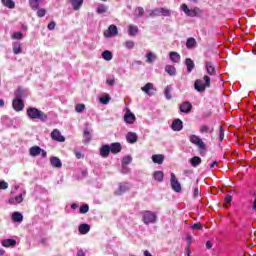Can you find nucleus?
I'll list each match as a JSON object with an SVG mask.
<instances>
[{
  "mask_svg": "<svg viewBox=\"0 0 256 256\" xmlns=\"http://www.w3.org/2000/svg\"><path fill=\"white\" fill-rule=\"evenodd\" d=\"M194 45H197V41L195 40V38H188L186 41L187 49H192Z\"/></svg>",
  "mask_w": 256,
  "mask_h": 256,
  "instance_id": "obj_39",
  "label": "nucleus"
},
{
  "mask_svg": "<svg viewBox=\"0 0 256 256\" xmlns=\"http://www.w3.org/2000/svg\"><path fill=\"white\" fill-rule=\"evenodd\" d=\"M171 127L173 131H181V129H183V121H181V119H176L172 122Z\"/></svg>",
  "mask_w": 256,
  "mask_h": 256,
  "instance_id": "obj_18",
  "label": "nucleus"
},
{
  "mask_svg": "<svg viewBox=\"0 0 256 256\" xmlns=\"http://www.w3.org/2000/svg\"><path fill=\"white\" fill-rule=\"evenodd\" d=\"M46 14H47V10H45V8H40L37 11V16L38 17H45Z\"/></svg>",
  "mask_w": 256,
  "mask_h": 256,
  "instance_id": "obj_52",
  "label": "nucleus"
},
{
  "mask_svg": "<svg viewBox=\"0 0 256 256\" xmlns=\"http://www.w3.org/2000/svg\"><path fill=\"white\" fill-rule=\"evenodd\" d=\"M121 149H122L121 143L119 142H115L110 145L111 153H114V154L121 153Z\"/></svg>",
  "mask_w": 256,
  "mask_h": 256,
  "instance_id": "obj_24",
  "label": "nucleus"
},
{
  "mask_svg": "<svg viewBox=\"0 0 256 256\" xmlns=\"http://www.w3.org/2000/svg\"><path fill=\"white\" fill-rule=\"evenodd\" d=\"M124 121L128 125H133L135 123V114L128 110L124 115Z\"/></svg>",
  "mask_w": 256,
  "mask_h": 256,
  "instance_id": "obj_13",
  "label": "nucleus"
},
{
  "mask_svg": "<svg viewBox=\"0 0 256 256\" xmlns=\"http://www.w3.org/2000/svg\"><path fill=\"white\" fill-rule=\"evenodd\" d=\"M12 220L14 221V223H21V221H23V214H21L20 212H14L12 214Z\"/></svg>",
  "mask_w": 256,
  "mask_h": 256,
  "instance_id": "obj_32",
  "label": "nucleus"
},
{
  "mask_svg": "<svg viewBox=\"0 0 256 256\" xmlns=\"http://www.w3.org/2000/svg\"><path fill=\"white\" fill-rule=\"evenodd\" d=\"M109 153H111V147L109 145H103L100 148V155L104 159H106V157H109Z\"/></svg>",
  "mask_w": 256,
  "mask_h": 256,
  "instance_id": "obj_15",
  "label": "nucleus"
},
{
  "mask_svg": "<svg viewBox=\"0 0 256 256\" xmlns=\"http://www.w3.org/2000/svg\"><path fill=\"white\" fill-rule=\"evenodd\" d=\"M170 183L173 191L176 193H181V183L177 180V176L174 173H171Z\"/></svg>",
  "mask_w": 256,
  "mask_h": 256,
  "instance_id": "obj_8",
  "label": "nucleus"
},
{
  "mask_svg": "<svg viewBox=\"0 0 256 256\" xmlns=\"http://www.w3.org/2000/svg\"><path fill=\"white\" fill-rule=\"evenodd\" d=\"M107 11H109V6L105 4H98L96 8V13H98V15H103V13H107Z\"/></svg>",
  "mask_w": 256,
  "mask_h": 256,
  "instance_id": "obj_28",
  "label": "nucleus"
},
{
  "mask_svg": "<svg viewBox=\"0 0 256 256\" xmlns=\"http://www.w3.org/2000/svg\"><path fill=\"white\" fill-rule=\"evenodd\" d=\"M153 177L155 181H158L159 183H161V181H163V177H165V174L163 173V171H155L153 173Z\"/></svg>",
  "mask_w": 256,
  "mask_h": 256,
  "instance_id": "obj_33",
  "label": "nucleus"
},
{
  "mask_svg": "<svg viewBox=\"0 0 256 256\" xmlns=\"http://www.w3.org/2000/svg\"><path fill=\"white\" fill-rule=\"evenodd\" d=\"M131 161H133V157H131L130 155L125 156L122 159V167L129 165V163H131Z\"/></svg>",
  "mask_w": 256,
  "mask_h": 256,
  "instance_id": "obj_42",
  "label": "nucleus"
},
{
  "mask_svg": "<svg viewBox=\"0 0 256 256\" xmlns=\"http://www.w3.org/2000/svg\"><path fill=\"white\" fill-rule=\"evenodd\" d=\"M224 201H225V203H231V201H233V197L228 195V196L225 197Z\"/></svg>",
  "mask_w": 256,
  "mask_h": 256,
  "instance_id": "obj_59",
  "label": "nucleus"
},
{
  "mask_svg": "<svg viewBox=\"0 0 256 256\" xmlns=\"http://www.w3.org/2000/svg\"><path fill=\"white\" fill-rule=\"evenodd\" d=\"M170 61H172V63H179V61H181V55L177 52H170Z\"/></svg>",
  "mask_w": 256,
  "mask_h": 256,
  "instance_id": "obj_31",
  "label": "nucleus"
},
{
  "mask_svg": "<svg viewBox=\"0 0 256 256\" xmlns=\"http://www.w3.org/2000/svg\"><path fill=\"white\" fill-rule=\"evenodd\" d=\"M142 221L144 225H151L153 223H157V214L152 211H144L142 212Z\"/></svg>",
  "mask_w": 256,
  "mask_h": 256,
  "instance_id": "obj_4",
  "label": "nucleus"
},
{
  "mask_svg": "<svg viewBox=\"0 0 256 256\" xmlns=\"http://www.w3.org/2000/svg\"><path fill=\"white\" fill-rule=\"evenodd\" d=\"M205 67L208 75H217V71L215 70V66L213 65V62H206Z\"/></svg>",
  "mask_w": 256,
  "mask_h": 256,
  "instance_id": "obj_23",
  "label": "nucleus"
},
{
  "mask_svg": "<svg viewBox=\"0 0 256 256\" xmlns=\"http://www.w3.org/2000/svg\"><path fill=\"white\" fill-rule=\"evenodd\" d=\"M9 187V184L5 181L0 182V189H7Z\"/></svg>",
  "mask_w": 256,
  "mask_h": 256,
  "instance_id": "obj_56",
  "label": "nucleus"
},
{
  "mask_svg": "<svg viewBox=\"0 0 256 256\" xmlns=\"http://www.w3.org/2000/svg\"><path fill=\"white\" fill-rule=\"evenodd\" d=\"M225 139V130H223V126H220L219 140L223 141Z\"/></svg>",
  "mask_w": 256,
  "mask_h": 256,
  "instance_id": "obj_53",
  "label": "nucleus"
},
{
  "mask_svg": "<svg viewBox=\"0 0 256 256\" xmlns=\"http://www.w3.org/2000/svg\"><path fill=\"white\" fill-rule=\"evenodd\" d=\"M8 202L10 205H19V203H23V194H19L14 198H10Z\"/></svg>",
  "mask_w": 256,
  "mask_h": 256,
  "instance_id": "obj_21",
  "label": "nucleus"
},
{
  "mask_svg": "<svg viewBox=\"0 0 256 256\" xmlns=\"http://www.w3.org/2000/svg\"><path fill=\"white\" fill-rule=\"evenodd\" d=\"M165 72L168 73L171 77H175L177 75V69L173 65H166Z\"/></svg>",
  "mask_w": 256,
  "mask_h": 256,
  "instance_id": "obj_27",
  "label": "nucleus"
},
{
  "mask_svg": "<svg viewBox=\"0 0 256 256\" xmlns=\"http://www.w3.org/2000/svg\"><path fill=\"white\" fill-rule=\"evenodd\" d=\"M214 129L207 125L200 126V133H213Z\"/></svg>",
  "mask_w": 256,
  "mask_h": 256,
  "instance_id": "obj_41",
  "label": "nucleus"
},
{
  "mask_svg": "<svg viewBox=\"0 0 256 256\" xmlns=\"http://www.w3.org/2000/svg\"><path fill=\"white\" fill-rule=\"evenodd\" d=\"M102 59H104V61H111V59H113V53L109 50H105L102 52Z\"/></svg>",
  "mask_w": 256,
  "mask_h": 256,
  "instance_id": "obj_36",
  "label": "nucleus"
},
{
  "mask_svg": "<svg viewBox=\"0 0 256 256\" xmlns=\"http://www.w3.org/2000/svg\"><path fill=\"white\" fill-rule=\"evenodd\" d=\"M77 256H86V254L83 250H78L77 251Z\"/></svg>",
  "mask_w": 256,
  "mask_h": 256,
  "instance_id": "obj_61",
  "label": "nucleus"
},
{
  "mask_svg": "<svg viewBox=\"0 0 256 256\" xmlns=\"http://www.w3.org/2000/svg\"><path fill=\"white\" fill-rule=\"evenodd\" d=\"M191 109H193V105H191L190 102L186 101L180 105L181 113H191Z\"/></svg>",
  "mask_w": 256,
  "mask_h": 256,
  "instance_id": "obj_14",
  "label": "nucleus"
},
{
  "mask_svg": "<svg viewBox=\"0 0 256 256\" xmlns=\"http://www.w3.org/2000/svg\"><path fill=\"white\" fill-rule=\"evenodd\" d=\"M137 33H139V27L130 24L128 26V35H130V37H135V35H137Z\"/></svg>",
  "mask_w": 256,
  "mask_h": 256,
  "instance_id": "obj_26",
  "label": "nucleus"
},
{
  "mask_svg": "<svg viewBox=\"0 0 256 256\" xmlns=\"http://www.w3.org/2000/svg\"><path fill=\"white\" fill-rule=\"evenodd\" d=\"M159 15H161V8H156L150 13V17H159Z\"/></svg>",
  "mask_w": 256,
  "mask_h": 256,
  "instance_id": "obj_47",
  "label": "nucleus"
},
{
  "mask_svg": "<svg viewBox=\"0 0 256 256\" xmlns=\"http://www.w3.org/2000/svg\"><path fill=\"white\" fill-rule=\"evenodd\" d=\"M12 106L14 111H23V109L25 108V104L23 103L22 99L19 98H14L13 102H12Z\"/></svg>",
  "mask_w": 256,
  "mask_h": 256,
  "instance_id": "obj_11",
  "label": "nucleus"
},
{
  "mask_svg": "<svg viewBox=\"0 0 256 256\" xmlns=\"http://www.w3.org/2000/svg\"><path fill=\"white\" fill-rule=\"evenodd\" d=\"M11 37H12V39L21 40V39H23V33L22 32H14Z\"/></svg>",
  "mask_w": 256,
  "mask_h": 256,
  "instance_id": "obj_49",
  "label": "nucleus"
},
{
  "mask_svg": "<svg viewBox=\"0 0 256 256\" xmlns=\"http://www.w3.org/2000/svg\"><path fill=\"white\" fill-rule=\"evenodd\" d=\"M211 86V78L209 76H204L203 80L198 79L194 83V89L199 93H203L207 87Z\"/></svg>",
  "mask_w": 256,
  "mask_h": 256,
  "instance_id": "obj_2",
  "label": "nucleus"
},
{
  "mask_svg": "<svg viewBox=\"0 0 256 256\" xmlns=\"http://www.w3.org/2000/svg\"><path fill=\"white\" fill-rule=\"evenodd\" d=\"M190 163L192 167H199V165H201V158L199 156H194L191 158Z\"/></svg>",
  "mask_w": 256,
  "mask_h": 256,
  "instance_id": "obj_37",
  "label": "nucleus"
},
{
  "mask_svg": "<svg viewBox=\"0 0 256 256\" xmlns=\"http://www.w3.org/2000/svg\"><path fill=\"white\" fill-rule=\"evenodd\" d=\"M192 229L201 231V229H203V226L201 225V223H196L192 225Z\"/></svg>",
  "mask_w": 256,
  "mask_h": 256,
  "instance_id": "obj_55",
  "label": "nucleus"
},
{
  "mask_svg": "<svg viewBox=\"0 0 256 256\" xmlns=\"http://www.w3.org/2000/svg\"><path fill=\"white\" fill-rule=\"evenodd\" d=\"M141 91H143V93L151 97L152 95H155L156 90L155 87L153 86V83L148 82L144 87H141Z\"/></svg>",
  "mask_w": 256,
  "mask_h": 256,
  "instance_id": "obj_10",
  "label": "nucleus"
},
{
  "mask_svg": "<svg viewBox=\"0 0 256 256\" xmlns=\"http://www.w3.org/2000/svg\"><path fill=\"white\" fill-rule=\"evenodd\" d=\"M29 5L33 11H37L39 9V0H29Z\"/></svg>",
  "mask_w": 256,
  "mask_h": 256,
  "instance_id": "obj_40",
  "label": "nucleus"
},
{
  "mask_svg": "<svg viewBox=\"0 0 256 256\" xmlns=\"http://www.w3.org/2000/svg\"><path fill=\"white\" fill-rule=\"evenodd\" d=\"M124 47H126V49H133V47H135V42L128 40L124 43Z\"/></svg>",
  "mask_w": 256,
  "mask_h": 256,
  "instance_id": "obj_50",
  "label": "nucleus"
},
{
  "mask_svg": "<svg viewBox=\"0 0 256 256\" xmlns=\"http://www.w3.org/2000/svg\"><path fill=\"white\" fill-rule=\"evenodd\" d=\"M106 83H107V85L113 86V85H115V79H107Z\"/></svg>",
  "mask_w": 256,
  "mask_h": 256,
  "instance_id": "obj_58",
  "label": "nucleus"
},
{
  "mask_svg": "<svg viewBox=\"0 0 256 256\" xmlns=\"http://www.w3.org/2000/svg\"><path fill=\"white\" fill-rule=\"evenodd\" d=\"M180 11H183L187 17H197V15H201L203 11L199 7H195L193 9H189L187 4L183 3L180 6Z\"/></svg>",
  "mask_w": 256,
  "mask_h": 256,
  "instance_id": "obj_3",
  "label": "nucleus"
},
{
  "mask_svg": "<svg viewBox=\"0 0 256 256\" xmlns=\"http://www.w3.org/2000/svg\"><path fill=\"white\" fill-rule=\"evenodd\" d=\"M70 3L74 11H79V9H81V6L83 5V0H70Z\"/></svg>",
  "mask_w": 256,
  "mask_h": 256,
  "instance_id": "obj_30",
  "label": "nucleus"
},
{
  "mask_svg": "<svg viewBox=\"0 0 256 256\" xmlns=\"http://www.w3.org/2000/svg\"><path fill=\"white\" fill-rule=\"evenodd\" d=\"M186 255L191 256V248L189 246L186 247Z\"/></svg>",
  "mask_w": 256,
  "mask_h": 256,
  "instance_id": "obj_62",
  "label": "nucleus"
},
{
  "mask_svg": "<svg viewBox=\"0 0 256 256\" xmlns=\"http://www.w3.org/2000/svg\"><path fill=\"white\" fill-rule=\"evenodd\" d=\"M190 143H193V145H196V147L202 149V151H205V142H203V139L199 138V136L192 134L189 137Z\"/></svg>",
  "mask_w": 256,
  "mask_h": 256,
  "instance_id": "obj_6",
  "label": "nucleus"
},
{
  "mask_svg": "<svg viewBox=\"0 0 256 256\" xmlns=\"http://www.w3.org/2000/svg\"><path fill=\"white\" fill-rule=\"evenodd\" d=\"M78 231L81 235H87L88 231H91V226L89 224H80Z\"/></svg>",
  "mask_w": 256,
  "mask_h": 256,
  "instance_id": "obj_25",
  "label": "nucleus"
},
{
  "mask_svg": "<svg viewBox=\"0 0 256 256\" xmlns=\"http://www.w3.org/2000/svg\"><path fill=\"white\" fill-rule=\"evenodd\" d=\"M1 3L8 9H15V2L13 0H1Z\"/></svg>",
  "mask_w": 256,
  "mask_h": 256,
  "instance_id": "obj_35",
  "label": "nucleus"
},
{
  "mask_svg": "<svg viewBox=\"0 0 256 256\" xmlns=\"http://www.w3.org/2000/svg\"><path fill=\"white\" fill-rule=\"evenodd\" d=\"M24 95H25V91H23L22 88H18L15 92V99H23Z\"/></svg>",
  "mask_w": 256,
  "mask_h": 256,
  "instance_id": "obj_43",
  "label": "nucleus"
},
{
  "mask_svg": "<svg viewBox=\"0 0 256 256\" xmlns=\"http://www.w3.org/2000/svg\"><path fill=\"white\" fill-rule=\"evenodd\" d=\"M153 163H157L158 165H163V161H165V156L163 154H155L152 155Z\"/></svg>",
  "mask_w": 256,
  "mask_h": 256,
  "instance_id": "obj_22",
  "label": "nucleus"
},
{
  "mask_svg": "<svg viewBox=\"0 0 256 256\" xmlns=\"http://www.w3.org/2000/svg\"><path fill=\"white\" fill-rule=\"evenodd\" d=\"M160 15H163V17H171V10L167 8H160Z\"/></svg>",
  "mask_w": 256,
  "mask_h": 256,
  "instance_id": "obj_46",
  "label": "nucleus"
},
{
  "mask_svg": "<svg viewBox=\"0 0 256 256\" xmlns=\"http://www.w3.org/2000/svg\"><path fill=\"white\" fill-rule=\"evenodd\" d=\"M146 62L148 63H153V61H155L157 59V55L153 54V52H148L146 54Z\"/></svg>",
  "mask_w": 256,
  "mask_h": 256,
  "instance_id": "obj_38",
  "label": "nucleus"
},
{
  "mask_svg": "<svg viewBox=\"0 0 256 256\" xmlns=\"http://www.w3.org/2000/svg\"><path fill=\"white\" fill-rule=\"evenodd\" d=\"M135 13L136 17H143V15H145V9H143V7H137Z\"/></svg>",
  "mask_w": 256,
  "mask_h": 256,
  "instance_id": "obj_44",
  "label": "nucleus"
},
{
  "mask_svg": "<svg viewBox=\"0 0 256 256\" xmlns=\"http://www.w3.org/2000/svg\"><path fill=\"white\" fill-rule=\"evenodd\" d=\"M51 139H53L54 141H59V143L65 142V137H63V135H61V131H59V129H54L52 131Z\"/></svg>",
  "mask_w": 256,
  "mask_h": 256,
  "instance_id": "obj_12",
  "label": "nucleus"
},
{
  "mask_svg": "<svg viewBox=\"0 0 256 256\" xmlns=\"http://www.w3.org/2000/svg\"><path fill=\"white\" fill-rule=\"evenodd\" d=\"M122 173L124 174L129 173V168L127 166H122Z\"/></svg>",
  "mask_w": 256,
  "mask_h": 256,
  "instance_id": "obj_60",
  "label": "nucleus"
},
{
  "mask_svg": "<svg viewBox=\"0 0 256 256\" xmlns=\"http://www.w3.org/2000/svg\"><path fill=\"white\" fill-rule=\"evenodd\" d=\"M110 101L111 97H109V95H104L100 97V103H102L103 105H108Z\"/></svg>",
  "mask_w": 256,
  "mask_h": 256,
  "instance_id": "obj_45",
  "label": "nucleus"
},
{
  "mask_svg": "<svg viewBox=\"0 0 256 256\" xmlns=\"http://www.w3.org/2000/svg\"><path fill=\"white\" fill-rule=\"evenodd\" d=\"M131 189V184L127 182H122L119 184L118 189L114 192L115 195H123V193H127Z\"/></svg>",
  "mask_w": 256,
  "mask_h": 256,
  "instance_id": "obj_9",
  "label": "nucleus"
},
{
  "mask_svg": "<svg viewBox=\"0 0 256 256\" xmlns=\"http://www.w3.org/2000/svg\"><path fill=\"white\" fill-rule=\"evenodd\" d=\"M12 47H13L14 55H21V53H23V48H22L21 42H14Z\"/></svg>",
  "mask_w": 256,
  "mask_h": 256,
  "instance_id": "obj_19",
  "label": "nucleus"
},
{
  "mask_svg": "<svg viewBox=\"0 0 256 256\" xmlns=\"http://www.w3.org/2000/svg\"><path fill=\"white\" fill-rule=\"evenodd\" d=\"M138 139H139V137L137 136V133H135V132H128L126 135V140L131 144L137 143Z\"/></svg>",
  "mask_w": 256,
  "mask_h": 256,
  "instance_id": "obj_17",
  "label": "nucleus"
},
{
  "mask_svg": "<svg viewBox=\"0 0 256 256\" xmlns=\"http://www.w3.org/2000/svg\"><path fill=\"white\" fill-rule=\"evenodd\" d=\"M29 155L31 157H37L39 155H42L43 158L47 157V151H45L44 149H41V147L39 146H32L29 149Z\"/></svg>",
  "mask_w": 256,
  "mask_h": 256,
  "instance_id": "obj_5",
  "label": "nucleus"
},
{
  "mask_svg": "<svg viewBox=\"0 0 256 256\" xmlns=\"http://www.w3.org/2000/svg\"><path fill=\"white\" fill-rule=\"evenodd\" d=\"M1 244H2V247H6V248L15 247V245H17V240H15V239H4V240H2Z\"/></svg>",
  "mask_w": 256,
  "mask_h": 256,
  "instance_id": "obj_20",
  "label": "nucleus"
},
{
  "mask_svg": "<svg viewBox=\"0 0 256 256\" xmlns=\"http://www.w3.org/2000/svg\"><path fill=\"white\" fill-rule=\"evenodd\" d=\"M171 91H173V87L171 86H166L164 89V96L166 97V99L168 101H170V99H173V96L171 95Z\"/></svg>",
  "mask_w": 256,
  "mask_h": 256,
  "instance_id": "obj_34",
  "label": "nucleus"
},
{
  "mask_svg": "<svg viewBox=\"0 0 256 256\" xmlns=\"http://www.w3.org/2000/svg\"><path fill=\"white\" fill-rule=\"evenodd\" d=\"M27 117H29L32 121H35L37 119L38 121H41L42 123L47 122V119H49V116L45 114V112L35 108L30 107L26 111Z\"/></svg>",
  "mask_w": 256,
  "mask_h": 256,
  "instance_id": "obj_1",
  "label": "nucleus"
},
{
  "mask_svg": "<svg viewBox=\"0 0 256 256\" xmlns=\"http://www.w3.org/2000/svg\"><path fill=\"white\" fill-rule=\"evenodd\" d=\"M119 35V30L116 25H110L107 30L104 31V37L111 39V37H117Z\"/></svg>",
  "mask_w": 256,
  "mask_h": 256,
  "instance_id": "obj_7",
  "label": "nucleus"
},
{
  "mask_svg": "<svg viewBox=\"0 0 256 256\" xmlns=\"http://www.w3.org/2000/svg\"><path fill=\"white\" fill-rule=\"evenodd\" d=\"M50 163L52 167H55L56 169H61V167H63V164L61 163V159L55 156L50 158Z\"/></svg>",
  "mask_w": 256,
  "mask_h": 256,
  "instance_id": "obj_16",
  "label": "nucleus"
},
{
  "mask_svg": "<svg viewBox=\"0 0 256 256\" xmlns=\"http://www.w3.org/2000/svg\"><path fill=\"white\" fill-rule=\"evenodd\" d=\"M75 156L77 159H81V157H83V154H81V152H75Z\"/></svg>",
  "mask_w": 256,
  "mask_h": 256,
  "instance_id": "obj_64",
  "label": "nucleus"
},
{
  "mask_svg": "<svg viewBox=\"0 0 256 256\" xmlns=\"http://www.w3.org/2000/svg\"><path fill=\"white\" fill-rule=\"evenodd\" d=\"M84 139L87 142L91 141V134L89 133V130H84Z\"/></svg>",
  "mask_w": 256,
  "mask_h": 256,
  "instance_id": "obj_54",
  "label": "nucleus"
},
{
  "mask_svg": "<svg viewBox=\"0 0 256 256\" xmlns=\"http://www.w3.org/2000/svg\"><path fill=\"white\" fill-rule=\"evenodd\" d=\"M56 23L55 22H50L49 24H48V29H49V31H53V29H55V27H56Z\"/></svg>",
  "mask_w": 256,
  "mask_h": 256,
  "instance_id": "obj_57",
  "label": "nucleus"
},
{
  "mask_svg": "<svg viewBox=\"0 0 256 256\" xmlns=\"http://www.w3.org/2000/svg\"><path fill=\"white\" fill-rule=\"evenodd\" d=\"M76 113H83L85 111V104H78L75 107Z\"/></svg>",
  "mask_w": 256,
  "mask_h": 256,
  "instance_id": "obj_48",
  "label": "nucleus"
},
{
  "mask_svg": "<svg viewBox=\"0 0 256 256\" xmlns=\"http://www.w3.org/2000/svg\"><path fill=\"white\" fill-rule=\"evenodd\" d=\"M211 247H213V244L211 243V241H207L206 242V248L211 249Z\"/></svg>",
  "mask_w": 256,
  "mask_h": 256,
  "instance_id": "obj_63",
  "label": "nucleus"
},
{
  "mask_svg": "<svg viewBox=\"0 0 256 256\" xmlns=\"http://www.w3.org/2000/svg\"><path fill=\"white\" fill-rule=\"evenodd\" d=\"M80 213L85 214V213H89V205L84 204L80 207Z\"/></svg>",
  "mask_w": 256,
  "mask_h": 256,
  "instance_id": "obj_51",
  "label": "nucleus"
},
{
  "mask_svg": "<svg viewBox=\"0 0 256 256\" xmlns=\"http://www.w3.org/2000/svg\"><path fill=\"white\" fill-rule=\"evenodd\" d=\"M188 73H191L195 69V62L191 58H187L185 61Z\"/></svg>",
  "mask_w": 256,
  "mask_h": 256,
  "instance_id": "obj_29",
  "label": "nucleus"
}]
</instances>
